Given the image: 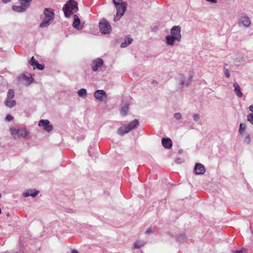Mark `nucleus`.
Segmentation results:
<instances>
[{"mask_svg": "<svg viewBox=\"0 0 253 253\" xmlns=\"http://www.w3.org/2000/svg\"><path fill=\"white\" fill-rule=\"evenodd\" d=\"M43 13L45 17L40 25V27L41 28H45L47 27L53 21L54 19L55 14L52 9L46 8L44 9Z\"/></svg>", "mask_w": 253, "mask_h": 253, "instance_id": "obj_1", "label": "nucleus"}, {"mask_svg": "<svg viewBox=\"0 0 253 253\" xmlns=\"http://www.w3.org/2000/svg\"><path fill=\"white\" fill-rule=\"evenodd\" d=\"M78 10V3L76 1H68L64 5L63 11L66 17H69L70 15Z\"/></svg>", "mask_w": 253, "mask_h": 253, "instance_id": "obj_2", "label": "nucleus"}, {"mask_svg": "<svg viewBox=\"0 0 253 253\" xmlns=\"http://www.w3.org/2000/svg\"><path fill=\"white\" fill-rule=\"evenodd\" d=\"M113 3L115 5L117 11L116 15L114 18V21H117L119 20L120 18L124 15L126 10L127 4L125 2H123V0L121 1L116 0V2Z\"/></svg>", "mask_w": 253, "mask_h": 253, "instance_id": "obj_3", "label": "nucleus"}, {"mask_svg": "<svg viewBox=\"0 0 253 253\" xmlns=\"http://www.w3.org/2000/svg\"><path fill=\"white\" fill-rule=\"evenodd\" d=\"M138 125V121L136 119H135L131 122L128 125L121 126L117 130V133L120 135H123L125 134L128 133L129 131L136 128Z\"/></svg>", "mask_w": 253, "mask_h": 253, "instance_id": "obj_4", "label": "nucleus"}, {"mask_svg": "<svg viewBox=\"0 0 253 253\" xmlns=\"http://www.w3.org/2000/svg\"><path fill=\"white\" fill-rule=\"evenodd\" d=\"M11 134L16 138V136L18 138H26L29 134V132L25 128L17 129L11 128L10 129Z\"/></svg>", "mask_w": 253, "mask_h": 253, "instance_id": "obj_5", "label": "nucleus"}, {"mask_svg": "<svg viewBox=\"0 0 253 253\" xmlns=\"http://www.w3.org/2000/svg\"><path fill=\"white\" fill-rule=\"evenodd\" d=\"M14 97V91L12 89H9L7 92V96L4 100V105L9 108H12L15 106L16 101L13 99Z\"/></svg>", "mask_w": 253, "mask_h": 253, "instance_id": "obj_6", "label": "nucleus"}, {"mask_svg": "<svg viewBox=\"0 0 253 253\" xmlns=\"http://www.w3.org/2000/svg\"><path fill=\"white\" fill-rule=\"evenodd\" d=\"M21 5L20 6H13L12 9L16 12H22L25 11L29 6L32 0H19Z\"/></svg>", "mask_w": 253, "mask_h": 253, "instance_id": "obj_7", "label": "nucleus"}, {"mask_svg": "<svg viewBox=\"0 0 253 253\" xmlns=\"http://www.w3.org/2000/svg\"><path fill=\"white\" fill-rule=\"evenodd\" d=\"M99 26L100 32L104 34H109L112 30L110 24L105 19L100 21Z\"/></svg>", "mask_w": 253, "mask_h": 253, "instance_id": "obj_8", "label": "nucleus"}, {"mask_svg": "<svg viewBox=\"0 0 253 253\" xmlns=\"http://www.w3.org/2000/svg\"><path fill=\"white\" fill-rule=\"evenodd\" d=\"M251 20L247 15H243L238 20V26L244 28H248L251 25Z\"/></svg>", "mask_w": 253, "mask_h": 253, "instance_id": "obj_9", "label": "nucleus"}, {"mask_svg": "<svg viewBox=\"0 0 253 253\" xmlns=\"http://www.w3.org/2000/svg\"><path fill=\"white\" fill-rule=\"evenodd\" d=\"M39 126H42L44 130L47 132L51 131L53 129V126L47 120H41L39 123Z\"/></svg>", "mask_w": 253, "mask_h": 253, "instance_id": "obj_10", "label": "nucleus"}, {"mask_svg": "<svg viewBox=\"0 0 253 253\" xmlns=\"http://www.w3.org/2000/svg\"><path fill=\"white\" fill-rule=\"evenodd\" d=\"M171 36L176 39V40L179 41L181 38L180 35V28L179 26L173 27L170 31Z\"/></svg>", "mask_w": 253, "mask_h": 253, "instance_id": "obj_11", "label": "nucleus"}, {"mask_svg": "<svg viewBox=\"0 0 253 253\" xmlns=\"http://www.w3.org/2000/svg\"><path fill=\"white\" fill-rule=\"evenodd\" d=\"M103 64V61L100 58H97L93 60L91 66L93 71H96L99 67Z\"/></svg>", "mask_w": 253, "mask_h": 253, "instance_id": "obj_12", "label": "nucleus"}, {"mask_svg": "<svg viewBox=\"0 0 253 253\" xmlns=\"http://www.w3.org/2000/svg\"><path fill=\"white\" fill-rule=\"evenodd\" d=\"M94 96L96 99L100 101H102L104 98H107L106 92L103 90H96L94 93Z\"/></svg>", "mask_w": 253, "mask_h": 253, "instance_id": "obj_13", "label": "nucleus"}, {"mask_svg": "<svg viewBox=\"0 0 253 253\" xmlns=\"http://www.w3.org/2000/svg\"><path fill=\"white\" fill-rule=\"evenodd\" d=\"M194 171L197 174H202L205 172L204 166L201 164H197L194 168Z\"/></svg>", "mask_w": 253, "mask_h": 253, "instance_id": "obj_14", "label": "nucleus"}, {"mask_svg": "<svg viewBox=\"0 0 253 253\" xmlns=\"http://www.w3.org/2000/svg\"><path fill=\"white\" fill-rule=\"evenodd\" d=\"M73 26L77 29L80 30L82 29V26L80 24V20L77 15H74V22Z\"/></svg>", "mask_w": 253, "mask_h": 253, "instance_id": "obj_15", "label": "nucleus"}, {"mask_svg": "<svg viewBox=\"0 0 253 253\" xmlns=\"http://www.w3.org/2000/svg\"><path fill=\"white\" fill-rule=\"evenodd\" d=\"M233 86L234 87V92L236 95L239 98H241L243 96V93L241 90V87L239 84L235 82L233 84Z\"/></svg>", "mask_w": 253, "mask_h": 253, "instance_id": "obj_16", "label": "nucleus"}, {"mask_svg": "<svg viewBox=\"0 0 253 253\" xmlns=\"http://www.w3.org/2000/svg\"><path fill=\"white\" fill-rule=\"evenodd\" d=\"M163 146L168 149L170 148L172 146V141L170 138H163L162 139Z\"/></svg>", "mask_w": 253, "mask_h": 253, "instance_id": "obj_17", "label": "nucleus"}, {"mask_svg": "<svg viewBox=\"0 0 253 253\" xmlns=\"http://www.w3.org/2000/svg\"><path fill=\"white\" fill-rule=\"evenodd\" d=\"M38 193L39 191L36 190H29L24 192L23 195L25 197L29 196H31L33 197H35L38 195Z\"/></svg>", "mask_w": 253, "mask_h": 253, "instance_id": "obj_18", "label": "nucleus"}, {"mask_svg": "<svg viewBox=\"0 0 253 253\" xmlns=\"http://www.w3.org/2000/svg\"><path fill=\"white\" fill-rule=\"evenodd\" d=\"M132 41L133 40L131 38L126 37L125 39L124 42L121 43V47L124 48L126 47L128 45L130 44L132 42Z\"/></svg>", "mask_w": 253, "mask_h": 253, "instance_id": "obj_19", "label": "nucleus"}, {"mask_svg": "<svg viewBox=\"0 0 253 253\" xmlns=\"http://www.w3.org/2000/svg\"><path fill=\"white\" fill-rule=\"evenodd\" d=\"M145 244V242L142 240H138L136 241L133 244L134 249H139Z\"/></svg>", "mask_w": 253, "mask_h": 253, "instance_id": "obj_20", "label": "nucleus"}, {"mask_svg": "<svg viewBox=\"0 0 253 253\" xmlns=\"http://www.w3.org/2000/svg\"><path fill=\"white\" fill-rule=\"evenodd\" d=\"M77 94L81 97L85 98L87 95V91L85 89L82 88L78 91Z\"/></svg>", "mask_w": 253, "mask_h": 253, "instance_id": "obj_21", "label": "nucleus"}, {"mask_svg": "<svg viewBox=\"0 0 253 253\" xmlns=\"http://www.w3.org/2000/svg\"><path fill=\"white\" fill-rule=\"evenodd\" d=\"M176 40L172 36H167L166 37L167 43L169 45H172L173 44L174 41Z\"/></svg>", "mask_w": 253, "mask_h": 253, "instance_id": "obj_22", "label": "nucleus"}, {"mask_svg": "<svg viewBox=\"0 0 253 253\" xmlns=\"http://www.w3.org/2000/svg\"><path fill=\"white\" fill-rule=\"evenodd\" d=\"M128 111V105L126 104L122 107V108L121 110V114L122 115V116H124L126 115Z\"/></svg>", "mask_w": 253, "mask_h": 253, "instance_id": "obj_23", "label": "nucleus"}, {"mask_svg": "<svg viewBox=\"0 0 253 253\" xmlns=\"http://www.w3.org/2000/svg\"><path fill=\"white\" fill-rule=\"evenodd\" d=\"M20 78L22 80L27 81L28 83H31L32 82V78L31 77H27L25 75H22L21 76Z\"/></svg>", "mask_w": 253, "mask_h": 253, "instance_id": "obj_24", "label": "nucleus"}, {"mask_svg": "<svg viewBox=\"0 0 253 253\" xmlns=\"http://www.w3.org/2000/svg\"><path fill=\"white\" fill-rule=\"evenodd\" d=\"M246 126L245 124H242V123L240 124V128H239V130L240 133L242 134L243 133V132L245 130Z\"/></svg>", "mask_w": 253, "mask_h": 253, "instance_id": "obj_25", "label": "nucleus"}, {"mask_svg": "<svg viewBox=\"0 0 253 253\" xmlns=\"http://www.w3.org/2000/svg\"><path fill=\"white\" fill-rule=\"evenodd\" d=\"M247 120L253 125V113H250L247 116Z\"/></svg>", "mask_w": 253, "mask_h": 253, "instance_id": "obj_26", "label": "nucleus"}, {"mask_svg": "<svg viewBox=\"0 0 253 253\" xmlns=\"http://www.w3.org/2000/svg\"><path fill=\"white\" fill-rule=\"evenodd\" d=\"M38 61L34 58V57H32L30 64L32 66H36L38 63Z\"/></svg>", "mask_w": 253, "mask_h": 253, "instance_id": "obj_27", "label": "nucleus"}, {"mask_svg": "<svg viewBox=\"0 0 253 253\" xmlns=\"http://www.w3.org/2000/svg\"><path fill=\"white\" fill-rule=\"evenodd\" d=\"M193 119L196 122H198L200 120V115L197 114H195L193 116Z\"/></svg>", "mask_w": 253, "mask_h": 253, "instance_id": "obj_28", "label": "nucleus"}, {"mask_svg": "<svg viewBox=\"0 0 253 253\" xmlns=\"http://www.w3.org/2000/svg\"><path fill=\"white\" fill-rule=\"evenodd\" d=\"M36 66L38 69L42 70L44 68V66L43 64H40L38 63Z\"/></svg>", "mask_w": 253, "mask_h": 253, "instance_id": "obj_29", "label": "nucleus"}, {"mask_svg": "<svg viewBox=\"0 0 253 253\" xmlns=\"http://www.w3.org/2000/svg\"><path fill=\"white\" fill-rule=\"evenodd\" d=\"M174 117L176 120H179L181 118V114L180 113H177L174 114Z\"/></svg>", "mask_w": 253, "mask_h": 253, "instance_id": "obj_30", "label": "nucleus"}, {"mask_svg": "<svg viewBox=\"0 0 253 253\" xmlns=\"http://www.w3.org/2000/svg\"><path fill=\"white\" fill-rule=\"evenodd\" d=\"M224 73L227 78H228L230 77V74L229 71H228V69H225L224 70Z\"/></svg>", "mask_w": 253, "mask_h": 253, "instance_id": "obj_31", "label": "nucleus"}, {"mask_svg": "<svg viewBox=\"0 0 253 253\" xmlns=\"http://www.w3.org/2000/svg\"><path fill=\"white\" fill-rule=\"evenodd\" d=\"M175 162L177 164H181L184 161L182 159H181V158H177L175 159Z\"/></svg>", "mask_w": 253, "mask_h": 253, "instance_id": "obj_32", "label": "nucleus"}, {"mask_svg": "<svg viewBox=\"0 0 253 253\" xmlns=\"http://www.w3.org/2000/svg\"><path fill=\"white\" fill-rule=\"evenodd\" d=\"M13 119V117L9 115H7L6 117V120L7 121H10Z\"/></svg>", "mask_w": 253, "mask_h": 253, "instance_id": "obj_33", "label": "nucleus"}, {"mask_svg": "<svg viewBox=\"0 0 253 253\" xmlns=\"http://www.w3.org/2000/svg\"><path fill=\"white\" fill-rule=\"evenodd\" d=\"M152 232H153V231H152L151 227H149L145 231L146 234H149V233H152Z\"/></svg>", "mask_w": 253, "mask_h": 253, "instance_id": "obj_34", "label": "nucleus"}, {"mask_svg": "<svg viewBox=\"0 0 253 253\" xmlns=\"http://www.w3.org/2000/svg\"><path fill=\"white\" fill-rule=\"evenodd\" d=\"M185 237L184 235H181L179 237L178 239L179 241H181Z\"/></svg>", "mask_w": 253, "mask_h": 253, "instance_id": "obj_35", "label": "nucleus"}, {"mask_svg": "<svg viewBox=\"0 0 253 253\" xmlns=\"http://www.w3.org/2000/svg\"><path fill=\"white\" fill-rule=\"evenodd\" d=\"M207 1H210L211 2H212V3H216L217 2V0H206Z\"/></svg>", "mask_w": 253, "mask_h": 253, "instance_id": "obj_36", "label": "nucleus"}, {"mask_svg": "<svg viewBox=\"0 0 253 253\" xmlns=\"http://www.w3.org/2000/svg\"><path fill=\"white\" fill-rule=\"evenodd\" d=\"M249 108L250 111L253 113V105H250Z\"/></svg>", "mask_w": 253, "mask_h": 253, "instance_id": "obj_37", "label": "nucleus"}, {"mask_svg": "<svg viewBox=\"0 0 253 253\" xmlns=\"http://www.w3.org/2000/svg\"><path fill=\"white\" fill-rule=\"evenodd\" d=\"M71 253H79V252L77 250H73L72 251Z\"/></svg>", "mask_w": 253, "mask_h": 253, "instance_id": "obj_38", "label": "nucleus"}, {"mask_svg": "<svg viewBox=\"0 0 253 253\" xmlns=\"http://www.w3.org/2000/svg\"><path fill=\"white\" fill-rule=\"evenodd\" d=\"M10 0H2V1L4 3H7Z\"/></svg>", "mask_w": 253, "mask_h": 253, "instance_id": "obj_39", "label": "nucleus"}, {"mask_svg": "<svg viewBox=\"0 0 253 253\" xmlns=\"http://www.w3.org/2000/svg\"><path fill=\"white\" fill-rule=\"evenodd\" d=\"M241 252H242V251H237L236 252V253H241Z\"/></svg>", "mask_w": 253, "mask_h": 253, "instance_id": "obj_40", "label": "nucleus"}, {"mask_svg": "<svg viewBox=\"0 0 253 253\" xmlns=\"http://www.w3.org/2000/svg\"><path fill=\"white\" fill-rule=\"evenodd\" d=\"M251 230L252 233L253 234V228L251 227Z\"/></svg>", "mask_w": 253, "mask_h": 253, "instance_id": "obj_41", "label": "nucleus"}, {"mask_svg": "<svg viewBox=\"0 0 253 253\" xmlns=\"http://www.w3.org/2000/svg\"><path fill=\"white\" fill-rule=\"evenodd\" d=\"M69 1H70V2H71L72 1H75L74 0H69Z\"/></svg>", "mask_w": 253, "mask_h": 253, "instance_id": "obj_42", "label": "nucleus"}, {"mask_svg": "<svg viewBox=\"0 0 253 253\" xmlns=\"http://www.w3.org/2000/svg\"><path fill=\"white\" fill-rule=\"evenodd\" d=\"M1 197V194L0 193V198Z\"/></svg>", "mask_w": 253, "mask_h": 253, "instance_id": "obj_43", "label": "nucleus"}]
</instances>
